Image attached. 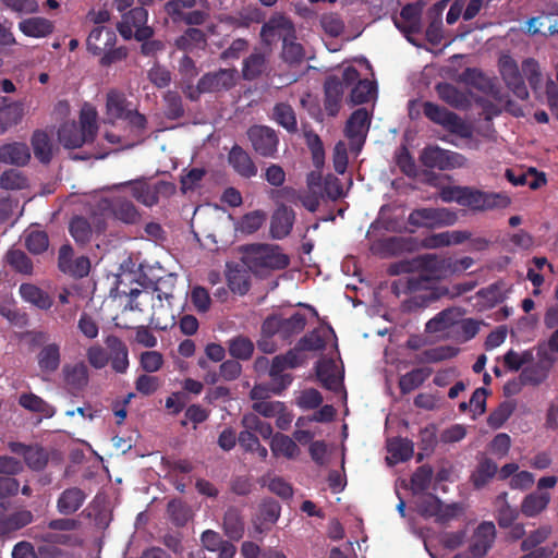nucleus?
I'll return each mask as SVG.
<instances>
[{"label":"nucleus","mask_w":558,"mask_h":558,"mask_svg":"<svg viewBox=\"0 0 558 558\" xmlns=\"http://www.w3.org/2000/svg\"><path fill=\"white\" fill-rule=\"evenodd\" d=\"M459 348L452 345H438L435 348L426 349L416 355L415 362L417 364L424 363H439L446 360L453 359L459 353Z\"/></svg>","instance_id":"nucleus-42"},{"label":"nucleus","mask_w":558,"mask_h":558,"mask_svg":"<svg viewBox=\"0 0 558 558\" xmlns=\"http://www.w3.org/2000/svg\"><path fill=\"white\" fill-rule=\"evenodd\" d=\"M436 92L442 101L456 109H465L470 105L468 96L450 83H438Z\"/></svg>","instance_id":"nucleus-40"},{"label":"nucleus","mask_w":558,"mask_h":558,"mask_svg":"<svg viewBox=\"0 0 558 558\" xmlns=\"http://www.w3.org/2000/svg\"><path fill=\"white\" fill-rule=\"evenodd\" d=\"M27 186L28 180L20 170L9 169L0 175V187L3 190H23Z\"/></svg>","instance_id":"nucleus-59"},{"label":"nucleus","mask_w":558,"mask_h":558,"mask_svg":"<svg viewBox=\"0 0 558 558\" xmlns=\"http://www.w3.org/2000/svg\"><path fill=\"white\" fill-rule=\"evenodd\" d=\"M132 109V102L128 100L123 93L110 90L107 94L106 113L109 120H123Z\"/></svg>","instance_id":"nucleus-29"},{"label":"nucleus","mask_w":558,"mask_h":558,"mask_svg":"<svg viewBox=\"0 0 558 558\" xmlns=\"http://www.w3.org/2000/svg\"><path fill=\"white\" fill-rule=\"evenodd\" d=\"M21 298L40 310H49L52 304V298L43 289L33 283H22L19 288Z\"/></svg>","instance_id":"nucleus-33"},{"label":"nucleus","mask_w":558,"mask_h":558,"mask_svg":"<svg viewBox=\"0 0 558 558\" xmlns=\"http://www.w3.org/2000/svg\"><path fill=\"white\" fill-rule=\"evenodd\" d=\"M223 532L231 541H240L245 532V522L242 512L236 507H229L223 515Z\"/></svg>","instance_id":"nucleus-31"},{"label":"nucleus","mask_w":558,"mask_h":558,"mask_svg":"<svg viewBox=\"0 0 558 558\" xmlns=\"http://www.w3.org/2000/svg\"><path fill=\"white\" fill-rule=\"evenodd\" d=\"M19 28L25 36L41 38L52 34L54 25L45 17L36 16L21 21Z\"/></svg>","instance_id":"nucleus-34"},{"label":"nucleus","mask_w":558,"mask_h":558,"mask_svg":"<svg viewBox=\"0 0 558 558\" xmlns=\"http://www.w3.org/2000/svg\"><path fill=\"white\" fill-rule=\"evenodd\" d=\"M271 119L288 133L298 132V120L294 109L287 102H278L272 108Z\"/></svg>","instance_id":"nucleus-38"},{"label":"nucleus","mask_w":558,"mask_h":558,"mask_svg":"<svg viewBox=\"0 0 558 558\" xmlns=\"http://www.w3.org/2000/svg\"><path fill=\"white\" fill-rule=\"evenodd\" d=\"M428 280L426 277H407L392 281L391 292L399 298L401 294H408L421 290L423 283Z\"/></svg>","instance_id":"nucleus-56"},{"label":"nucleus","mask_w":558,"mask_h":558,"mask_svg":"<svg viewBox=\"0 0 558 558\" xmlns=\"http://www.w3.org/2000/svg\"><path fill=\"white\" fill-rule=\"evenodd\" d=\"M270 449L274 456H282L287 459H294L300 454V448L296 442L291 437L281 433L272 436Z\"/></svg>","instance_id":"nucleus-44"},{"label":"nucleus","mask_w":558,"mask_h":558,"mask_svg":"<svg viewBox=\"0 0 558 558\" xmlns=\"http://www.w3.org/2000/svg\"><path fill=\"white\" fill-rule=\"evenodd\" d=\"M31 144H32L35 157L41 163L47 165L51 161V159H52V141L46 131L35 130L32 135V138H31Z\"/></svg>","instance_id":"nucleus-41"},{"label":"nucleus","mask_w":558,"mask_h":558,"mask_svg":"<svg viewBox=\"0 0 558 558\" xmlns=\"http://www.w3.org/2000/svg\"><path fill=\"white\" fill-rule=\"evenodd\" d=\"M314 183L308 181L310 191L305 194H299L292 187H284L279 193L280 195L290 201L295 202L300 201L301 204L311 213H315L320 204V195L316 191L313 190Z\"/></svg>","instance_id":"nucleus-37"},{"label":"nucleus","mask_w":558,"mask_h":558,"mask_svg":"<svg viewBox=\"0 0 558 558\" xmlns=\"http://www.w3.org/2000/svg\"><path fill=\"white\" fill-rule=\"evenodd\" d=\"M371 125V116L366 108L354 110L348 119L344 134L350 141H365Z\"/></svg>","instance_id":"nucleus-21"},{"label":"nucleus","mask_w":558,"mask_h":558,"mask_svg":"<svg viewBox=\"0 0 558 558\" xmlns=\"http://www.w3.org/2000/svg\"><path fill=\"white\" fill-rule=\"evenodd\" d=\"M226 276L228 287L233 293L244 295L248 292L251 282L250 275L246 269L235 266L233 268H229Z\"/></svg>","instance_id":"nucleus-47"},{"label":"nucleus","mask_w":558,"mask_h":558,"mask_svg":"<svg viewBox=\"0 0 558 558\" xmlns=\"http://www.w3.org/2000/svg\"><path fill=\"white\" fill-rule=\"evenodd\" d=\"M251 259L254 267L270 270H282L290 265L289 256L271 244L253 245Z\"/></svg>","instance_id":"nucleus-9"},{"label":"nucleus","mask_w":558,"mask_h":558,"mask_svg":"<svg viewBox=\"0 0 558 558\" xmlns=\"http://www.w3.org/2000/svg\"><path fill=\"white\" fill-rule=\"evenodd\" d=\"M58 268L66 276L81 279L88 276L90 260L85 255L75 256L72 245L65 243L60 246L58 252Z\"/></svg>","instance_id":"nucleus-10"},{"label":"nucleus","mask_w":558,"mask_h":558,"mask_svg":"<svg viewBox=\"0 0 558 558\" xmlns=\"http://www.w3.org/2000/svg\"><path fill=\"white\" fill-rule=\"evenodd\" d=\"M122 121H125L126 123L125 129L128 131V140H130V143H128L126 146L133 147L137 144H142L146 138L148 126L146 116L133 108Z\"/></svg>","instance_id":"nucleus-19"},{"label":"nucleus","mask_w":558,"mask_h":558,"mask_svg":"<svg viewBox=\"0 0 558 558\" xmlns=\"http://www.w3.org/2000/svg\"><path fill=\"white\" fill-rule=\"evenodd\" d=\"M69 231L74 241L80 245L87 244L93 235L90 223L82 216H75L71 219Z\"/></svg>","instance_id":"nucleus-49"},{"label":"nucleus","mask_w":558,"mask_h":558,"mask_svg":"<svg viewBox=\"0 0 558 558\" xmlns=\"http://www.w3.org/2000/svg\"><path fill=\"white\" fill-rule=\"evenodd\" d=\"M7 263L16 272H20L23 275H32L33 274V269H34L33 262L26 255V253L21 250H10L7 253Z\"/></svg>","instance_id":"nucleus-55"},{"label":"nucleus","mask_w":558,"mask_h":558,"mask_svg":"<svg viewBox=\"0 0 558 558\" xmlns=\"http://www.w3.org/2000/svg\"><path fill=\"white\" fill-rule=\"evenodd\" d=\"M432 373L430 367H417L400 376L398 385L401 395H408L421 387Z\"/></svg>","instance_id":"nucleus-39"},{"label":"nucleus","mask_w":558,"mask_h":558,"mask_svg":"<svg viewBox=\"0 0 558 558\" xmlns=\"http://www.w3.org/2000/svg\"><path fill=\"white\" fill-rule=\"evenodd\" d=\"M388 452L397 462L410 460L414 453L413 442L408 438H393L388 442Z\"/></svg>","instance_id":"nucleus-51"},{"label":"nucleus","mask_w":558,"mask_h":558,"mask_svg":"<svg viewBox=\"0 0 558 558\" xmlns=\"http://www.w3.org/2000/svg\"><path fill=\"white\" fill-rule=\"evenodd\" d=\"M87 494L80 487L73 486L64 489L57 499V510L60 514L71 515L85 502Z\"/></svg>","instance_id":"nucleus-24"},{"label":"nucleus","mask_w":558,"mask_h":558,"mask_svg":"<svg viewBox=\"0 0 558 558\" xmlns=\"http://www.w3.org/2000/svg\"><path fill=\"white\" fill-rule=\"evenodd\" d=\"M165 116L170 120H178L184 116V107L180 94L168 90L165 96Z\"/></svg>","instance_id":"nucleus-61"},{"label":"nucleus","mask_w":558,"mask_h":558,"mask_svg":"<svg viewBox=\"0 0 558 558\" xmlns=\"http://www.w3.org/2000/svg\"><path fill=\"white\" fill-rule=\"evenodd\" d=\"M268 69V54L258 47L242 62V76L245 81H254L266 73Z\"/></svg>","instance_id":"nucleus-22"},{"label":"nucleus","mask_w":558,"mask_h":558,"mask_svg":"<svg viewBox=\"0 0 558 558\" xmlns=\"http://www.w3.org/2000/svg\"><path fill=\"white\" fill-rule=\"evenodd\" d=\"M295 220V213L286 205H280L272 214L270 221V234L274 239L281 240L290 234Z\"/></svg>","instance_id":"nucleus-20"},{"label":"nucleus","mask_w":558,"mask_h":558,"mask_svg":"<svg viewBox=\"0 0 558 558\" xmlns=\"http://www.w3.org/2000/svg\"><path fill=\"white\" fill-rule=\"evenodd\" d=\"M269 32H279L282 38L281 59L289 65H299L305 59L303 46L296 41V35L293 23L284 17L271 19L262 27V34Z\"/></svg>","instance_id":"nucleus-4"},{"label":"nucleus","mask_w":558,"mask_h":558,"mask_svg":"<svg viewBox=\"0 0 558 558\" xmlns=\"http://www.w3.org/2000/svg\"><path fill=\"white\" fill-rule=\"evenodd\" d=\"M514 411V405L509 401L501 402L487 417L489 427L500 428Z\"/></svg>","instance_id":"nucleus-63"},{"label":"nucleus","mask_w":558,"mask_h":558,"mask_svg":"<svg viewBox=\"0 0 558 558\" xmlns=\"http://www.w3.org/2000/svg\"><path fill=\"white\" fill-rule=\"evenodd\" d=\"M98 132L97 112L82 110L80 122H65L58 130V138L65 148H80L95 140Z\"/></svg>","instance_id":"nucleus-2"},{"label":"nucleus","mask_w":558,"mask_h":558,"mask_svg":"<svg viewBox=\"0 0 558 558\" xmlns=\"http://www.w3.org/2000/svg\"><path fill=\"white\" fill-rule=\"evenodd\" d=\"M471 236L472 233L465 230L445 231L426 236L423 240L422 245L425 248H439L452 244H461L464 241L470 240Z\"/></svg>","instance_id":"nucleus-26"},{"label":"nucleus","mask_w":558,"mask_h":558,"mask_svg":"<svg viewBox=\"0 0 558 558\" xmlns=\"http://www.w3.org/2000/svg\"><path fill=\"white\" fill-rule=\"evenodd\" d=\"M316 376L322 385L328 390H337L340 386V378L336 374V364L332 360H322L315 365Z\"/></svg>","instance_id":"nucleus-45"},{"label":"nucleus","mask_w":558,"mask_h":558,"mask_svg":"<svg viewBox=\"0 0 558 558\" xmlns=\"http://www.w3.org/2000/svg\"><path fill=\"white\" fill-rule=\"evenodd\" d=\"M246 135L258 156L276 158L279 146V136L276 130L268 125L254 124L247 129Z\"/></svg>","instance_id":"nucleus-8"},{"label":"nucleus","mask_w":558,"mask_h":558,"mask_svg":"<svg viewBox=\"0 0 558 558\" xmlns=\"http://www.w3.org/2000/svg\"><path fill=\"white\" fill-rule=\"evenodd\" d=\"M106 209L116 220L125 225H137L142 220V214L137 207L125 196L117 195L105 199Z\"/></svg>","instance_id":"nucleus-13"},{"label":"nucleus","mask_w":558,"mask_h":558,"mask_svg":"<svg viewBox=\"0 0 558 558\" xmlns=\"http://www.w3.org/2000/svg\"><path fill=\"white\" fill-rule=\"evenodd\" d=\"M446 202L454 199L459 205L470 208L473 211H487L504 209L511 204V198L502 192H484L468 186H457L442 193Z\"/></svg>","instance_id":"nucleus-1"},{"label":"nucleus","mask_w":558,"mask_h":558,"mask_svg":"<svg viewBox=\"0 0 558 558\" xmlns=\"http://www.w3.org/2000/svg\"><path fill=\"white\" fill-rule=\"evenodd\" d=\"M448 263L447 258H440L436 254H423L414 257L415 271H426L436 278L448 274Z\"/></svg>","instance_id":"nucleus-28"},{"label":"nucleus","mask_w":558,"mask_h":558,"mask_svg":"<svg viewBox=\"0 0 558 558\" xmlns=\"http://www.w3.org/2000/svg\"><path fill=\"white\" fill-rule=\"evenodd\" d=\"M174 45L182 51L204 49L207 46V36L197 27H189L181 36L175 38Z\"/></svg>","instance_id":"nucleus-36"},{"label":"nucleus","mask_w":558,"mask_h":558,"mask_svg":"<svg viewBox=\"0 0 558 558\" xmlns=\"http://www.w3.org/2000/svg\"><path fill=\"white\" fill-rule=\"evenodd\" d=\"M29 159V148L25 143L14 142L0 146V162L25 166Z\"/></svg>","instance_id":"nucleus-30"},{"label":"nucleus","mask_w":558,"mask_h":558,"mask_svg":"<svg viewBox=\"0 0 558 558\" xmlns=\"http://www.w3.org/2000/svg\"><path fill=\"white\" fill-rule=\"evenodd\" d=\"M37 363L41 373L51 375L61 364V349L56 342L45 344L37 353Z\"/></svg>","instance_id":"nucleus-27"},{"label":"nucleus","mask_w":558,"mask_h":558,"mask_svg":"<svg viewBox=\"0 0 558 558\" xmlns=\"http://www.w3.org/2000/svg\"><path fill=\"white\" fill-rule=\"evenodd\" d=\"M25 113L24 104L22 101H7V106L4 110L1 112L0 118H3L4 124L7 128H11L13 125H17L22 122Z\"/></svg>","instance_id":"nucleus-64"},{"label":"nucleus","mask_w":558,"mask_h":558,"mask_svg":"<svg viewBox=\"0 0 558 558\" xmlns=\"http://www.w3.org/2000/svg\"><path fill=\"white\" fill-rule=\"evenodd\" d=\"M497 463L489 458L482 459L475 471L471 474V482L477 489L483 488L496 475Z\"/></svg>","instance_id":"nucleus-46"},{"label":"nucleus","mask_w":558,"mask_h":558,"mask_svg":"<svg viewBox=\"0 0 558 558\" xmlns=\"http://www.w3.org/2000/svg\"><path fill=\"white\" fill-rule=\"evenodd\" d=\"M288 368L281 363V359L274 357L269 367L271 393L280 396L293 381V376L286 373Z\"/></svg>","instance_id":"nucleus-32"},{"label":"nucleus","mask_w":558,"mask_h":558,"mask_svg":"<svg viewBox=\"0 0 558 558\" xmlns=\"http://www.w3.org/2000/svg\"><path fill=\"white\" fill-rule=\"evenodd\" d=\"M105 344L109 350L108 356L111 368L118 374L126 373L129 362V349L126 344L117 336L109 335L105 339Z\"/></svg>","instance_id":"nucleus-18"},{"label":"nucleus","mask_w":558,"mask_h":558,"mask_svg":"<svg viewBox=\"0 0 558 558\" xmlns=\"http://www.w3.org/2000/svg\"><path fill=\"white\" fill-rule=\"evenodd\" d=\"M458 313L456 308H446L426 323L425 330L428 333L444 331L456 324Z\"/></svg>","instance_id":"nucleus-48"},{"label":"nucleus","mask_w":558,"mask_h":558,"mask_svg":"<svg viewBox=\"0 0 558 558\" xmlns=\"http://www.w3.org/2000/svg\"><path fill=\"white\" fill-rule=\"evenodd\" d=\"M208 0H168L163 12L173 24L184 23L190 27L203 25L209 17Z\"/></svg>","instance_id":"nucleus-3"},{"label":"nucleus","mask_w":558,"mask_h":558,"mask_svg":"<svg viewBox=\"0 0 558 558\" xmlns=\"http://www.w3.org/2000/svg\"><path fill=\"white\" fill-rule=\"evenodd\" d=\"M242 425L245 429L252 433H258L264 439L272 437V426L260 420L255 413L244 414L242 417Z\"/></svg>","instance_id":"nucleus-58"},{"label":"nucleus","mask_w":558,"mask_h":558,"mask_svg":"<svg viewBox=\"0 0 558 558\" xmlns=\"http://www.w3.org/2000/svg\"><path fill=\"white\" fill-rule=\"evenodd\" d=\"M413 239L403 236H389L380 242V250L387 255H399L413 248Z\"/></svg>","instance_id":"nucleus-52"},{"label":"nucleus","mask_w":558,"mask_h":558,"mask_svg":"<svg viewBox=\"0 0 558 558\" xmlns=\"http://www.w3.org/2000/svg\"><path fill=\"white\" fill-rule=\"evenodd\" d=\"M117 40L116 33L102 25L94 27L87 39V50L94 56H100L108 48L113 47Z\"/></svg>","instance_id":"nucleus-23"},{"label":"nucleus","mask_w":558,"mask_h":558,"mask_svg":"<svg viewBox=\"0 0 558 558\" xmlns=\"http://www.w3.org/2000/svg\"><path fill=\"white\" fill-rule=\"evenodd\" d=\"M433 468L428 464L418 466L411 476V489L414 495L426 492L432 483Z\"/></svg>","instance_id":"nucleus-53"},{"label":"nucleus","mask_w":558,"mask_h":558,"mask_svg":"<svg viewBox=\"0 0 558 558\" xmlns=\"http://www.w3.org/2000/svg\"><path fill=\"white\" fill-rule=\"evenodd\" d=\"M549 502V493L533 492L523 498L521 504V512L526 518H535L548 507Z\"/></svg>","instance_id":"nucleus-35"},{"label":"nucleus","mask_w":558,"mask_h":558,"mask_svg":"<svg viewBox=\"0 0 558 558\" xmlns=\"http://www.w3.org/2000/svg\"><path fill=\"white\" fill-rule=\"evenodd\" d=\"M376 92L374 82L367 78L359 80L355 86L352 88L350 99L353 105L366 104L371 100L373 94Z\"/></svg>","instance_id":"nucleus-60"},{"label":"nucleus","mask_w":558,"mask_h":558,"mask_svg":"<svg viewBox=\"0 0 558 558\" xmlns=\"http://www.w3.org/2000/svg\"><path fill=\"white\" fill-rule=\"evenodd\" d=\"M306 325V317L303 313L295 312L290 317L281 314H271L264 320L265 332L275 333L281 340H289L301 333Z\"/></svg>","instance_id":"nucleus-5"},{"label":"nucleus","mask_w":558,"mask_h":558,"mask_svg":"<svg viewBox=\"0 0 558 558\" xmlns=\"http://www.w3.org/2000/svg\"><path fill=\"white\" fill-rule=\"evenodd\" d=\"M178 276L175 274H167L158 278L154 282V291L157 293L159 301L166 300L170 302L173 299V291L175 288Z\"/></svg>","instance_id":"nucleus-62"},{"label":"nucleus","mask_w":558,"mask_h":558,"mask_svg":"<svg viewBox=\"0 0 558 558\" xmlns=\"http://www.w3.org/2000/svg\"><path fill=\"white\" fill-rule=\"evenodd\" d=\"M423 113L432 122L441 125L450 133L460 135L461 137H469L471 132L465 122L454 112L449 111L432 101L423 104Z\"/></svg>","instance_id":"nucleus-6"},{"label":"nucleus","mask_w":558,"mask_h":558,"mask_svg":"<svg viewBox=\"0 0 558 558\" xmlns=\"http://www.w3.org/2000/svg\"><path fill=\"white\" fill-rule=\"evenodd\" d=\"M499 72L506 86L513 93V95L525 100L529 98V89L524 81L522 70L518 63L510 56H502L499 59Z\"/></svg>","instance_id":"nucleus-11"},{"label":"nucleus","mask_w":558,"mask_h":558,"mask_svg":"<svg viewBox=\"0 0 558 558\" xmlns=\"http://www.w3.org/2000/svg\"><path fill=\"white\" fill-rule=\"evenodd\" d=\"M462 156L458 153L442 149L438 146H429L423 149L421 162L427 168L439 170L452 169L459 165L458 160Z\"/></svg>","instance_id":"nucleus-14"},{"label":"nucleus","mask_w":558,"mask_h":558,"mask_svg":"<svg viewBox=\"0 0 558 558\" xmlns=\"http://www.w3.org/2000/svg\"><path fill=\"white\" fill-rule=\"evenodd\" d=\"M19 404L25 410L34 413H41L46 416H51L53 414L52 407L33 392L22 393L19 398Z\"/></svg>","instance_id":"nucleus-50"},{"label":"nucleus","mask_w":558,"mask_h":558,"mask_svg":"<svg viewBox=\"0 0 558 558\" xmlns=\"http://www.w3.org/2000/svg\"><path fill=\"white\" fill-rule=\"evenodd\" d=\"M235 69H219L205 73L197 82L196 94H211L229 90L235 85Z\"/></svg>","instance_id":"nucleus-12"},{"label":"nucleus","mask_w":558,"mask_h":558,"mask_svg":"<svg viewBox=\"0 0 558 558\" xmlns=\"http://www.w3.org/2000/svg\"><path fill=\"white\" fill-rule=\"evenodd\" d=\"M267 219L265 211L257 209L245 214L238 226V229L245 234H253L262 228Z\"/></svg>","instance_id":"nucleus-54"},{"label":"nucleus","mask_w":558,"mask_h":558,"mask_svg":"<svg viewBox=\"0 0 558 558\" xmlns=\"http://www.w3.org/2000/svg\"><path fill=\"white\" fill-rule=\"evenodd\" d=\"M130 187L132 196L141 204L153 207L158 204V198L154 194V185H150L145 179L130 180L114 185V189Z\"/></svg>","instance_id":"nucleus-25"},{"label":"nucleus","mask_w":558,"mask_h":558,"mask_svg":"<svg viewBox=\"0 0 558 558\" xmlns=\"http://www.w3.org/2000/svg\"><path fill=\"white\" fill-rule=\"evenodd\" d=\"M228 352L232 359L238 361H248L254 353L253 341L243 335L235 336L227 341Z\"/></svg>","instance_id":"nucleus-43"},{"label":"nucleus","mask_w":558,"mask_h":558,"mask_svg":"<svg viewBox=\"0 0 558 558\" xmlns=\"http://www.w3.org/2000/svg\"><path fill=\"white\" fill-rule=\"evenodd\" d=\"M458 217L447 208L423 207L413 209L408 217V223L415 228H439L452 226Z\"/></svg>","instance_id":"nucleus-7"},{"label":"nucleus","mask_w":558,"mask_h":558,"mask_svg":"<svg viewBox=\"0 0 558 558\" xmlns=\"http://www.w3.org/2000/svg\"><path fill=\"white\" fill-rule=\"evenodd\" d=\"M228 162L233 171L243 179L254 178L258 172L252 156L238 144L231 147L228 154Z\"/></svg>","instance_id":"nucleus-15"},{"label":"nucleus","mask_w":558,"mask_h":558,"mask_svg":"<svg viewBox=\"0 0 558 558\" xmlns=\"http://www.w3.org/2000/svg\"><path fill=\"white\" fill-rule=\"evenodd\" d=\"M548 366L539 363L526 366L522 369L519 379L523 386H536L543 383L548 376Z\"/></svg>","instance_id":"nucleus-57"},{"label":"nucleus","mask_w":558,"mask_h":558,"mask_svg":"<svg viewBox=\"0 0 558 558\" xmlns=\"http://www.w3.org/2000/svg\"><path fill=\"white\" fill-rule=\"evenodd\" d=\"M64 385L73 395L83 391L89 381L88 367L84 362L64 364L62 367Z\"/></svg>","instance_id":"nucleus-16"},{"label":"nucleus","mask_w":558,"mask_h":558,"mask_svg":"<svg viewBox=\"0 0 558 558\" xmlns=\"http://www.w3.org/2000/svg\"><path fill=\"white\" fill-rule=\"evenodd\" d=\"M343 84L337 75H329L324 83V108L329 117H336L342 105Z\"/></svg>","instance_id":"nucleus-17"}]
</instances>
